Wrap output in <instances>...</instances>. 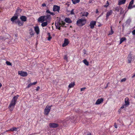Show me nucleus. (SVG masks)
<instances>
[{
	"instance_id": "f257e3e1",
	"label": "nucleus",
	"mask_w": 135,
	"mask_h": 135,
	"mask_svg": "<svg viewBox=\"0 0 135 135\" xmlns=\"http://www.w3.org/2000/svg\"><path fill=\"white\" fill-rule=\"evenodd\" d=\"M19 97V96L18 95L14 96L10 102L8 107L9 108H11L12 107H14L16 103L17 99Z\"/></svg>"
},
{
	"instance_id": "f03ea898",
	"label": "nucleus",
	"mask_w": 135,
	"mask_h": 135,
	"mask_svg": "<svg viewBox=\"0 0 135 135\" xmlns=\"http://www.w3.org/2000/svg\"><path fill=\"white\" fill-rule=\"evenodd\" d=\"M65 24V22L62 21H61L60 22L57 21V22H55V25L56 28L59 30L61 29V26L64 27Z\"/></svg>"
},
{
	"instance_id": "7ed1b4c3",
	"label": "nucleus",
	"mask_w": 135,
	"mask_h": 135,
	"mask_svg": "<svg viewBox=\"0 0 135 135\" xmlns=\"http://www.w3.org/2000/svg\"><path fill=\"white\" fill-rule=\"evenodd\" d=\"M86 22V20L85 19L81 18L77 20L76 24L78 26L81 27L85 25Z\"/></svg>"
},
{
	"instance_id": "20e7f679",
	"label": "nucleus",
	"mask_w": 135,
	"mask_h": 135,
	"mask_svg": "<svg viewBox=\"0 0 135 135\" xmlns=\"http://www.w3.org/2000/svg\"><path fill=\"white\" fill-rule=\"evenodd\" d=\"M52 105L51 106H46L44 110V114L46 115H48L49 112L50 111L51 107Z\"/></svg>"
},
{
	"instance_id": "39448f33",
	"label": "nucleus",
	"mask_w": 135,
	"mask_h": 135,
	"mask_svg": "<svg viewBox=\"0 0 135 135\" xmlns=\"http://www.w3.org/2000/svg\"><path fill=\"white\" fill-rule=\"evenodd\" d=\"M18 73L20 76L25 77L27 76V73L26 72H24L22 71H19L18 72Z\"/></svg>"
},
{
	"instance_id": "423d86ee",
	"label": "nucleus",
	"mask_w": 135,
	"mask_h": 135,
	"mask_svg": "<svg viewBox=\"0 0 135 135\" xmlns=\"http://www.w3.org/2000/svg\"><path fill=\"white\" fill-rule=\"evenodd\" d=\"M59 124L57 123H52L49 124V126L50 128H55L59 126Z\"/></svg>"
},
{
	"instance_id": "0eeeda50",
	"label": "nucleus",
	"mask_w": 135,
	"mask_h": 135,
	"mask_svg": "<svg viewBox=\"0 0 135 135\" xmlns=\"http://www.w3.org/2000/svg\"><path fill=\"white\" fill-rule=\"evenodd\" d=\"M60 7L59 6L57 5H54L53 7V10L54 11L59 12L60 10Z\"/></svg>"
},
{
	"instance_id": "6e6552de",
	"label": "nucleus",
	"mask_w": 135,
	"mask_h": 135,
	"mask_svg": "<svg viewBox=\"0 0 135 135\" xmlns=\"http://www.w3.org/2000/svg\"><path fill=\"white\" fill-rule=\"evenodd\" d=\"M69 42L68 40L66 38L64 39V43L62 44V46L63 47H65L67 46L69 44Z\"/></svg>"
},
{
	"instance_id": "1a4fd4ad",
	"label": "nucleus",
	"mask_w": 135,
	"mask_h": 135,
	"mask_svg": "<svg viewBox=\"0 0 135 135\" xmlns=\"http://www.w3.org/2000/svg\"><path fill=\"white\" fill-rule=\"evenodd\" d=\"M103 100L104 99L103 98H101L98 99L97 100L95 104L96 105L100 104L103 102Z\"/></svg>"
},
{
	"instance_id": "9d476101",
	"label": "nucleus",
	"mask_w": 135,
	"mask_h": 135,
	"mask_svg": "<svg viewBox=\"0 0 135 135\" xmlns=\"http://www.w3.org/2000/svg\"><path fill=\"white\" fill-rule=\"evenodd\" d=\"M96 22L94 21H92L90 22V28L91 29H93L94 27V26L96 25Z\"/></svg>"
},
{
	"instance_id": "9b49d317",
	"label": "nucleus",
	"mask_w": 135,
	"mask_h": 135,
	"mask_svg": "<svg viewBox=\"0 0 135 135\" xmlns=\"http://www.w3.org/2000/svg\"><path fill=\"white\" fill-rule=\"evenodd\" d=\"M15 22L16 23H17L18 26H21L23 25L24 22L22 21H20V20H18L16 22L15 21Z\"/></svg>"
},
{
	"instance_id": "f8f14e48",
	"label": "nucleus",
	"mask_w": 135,
	"mask_h": 135,
	"mask_svg": "<svg viewBox=\"0 0 135 135\" xmlns=\"http://www.w3.org/2000/svg\"><path fill=\"white\" fill-rule=\"evenodd\" d=\"M45 16H42L40 17L38 19V21L39 22H42L45 21Z\"/></svg>"
},
{
	"instance_id": "ddd939ff",
	"label": "nucleus",
	"mask_w": 135,
	"mask_h": 135,
	"mask_svg": "<svg viewBox=\"0 0 135 135\" xmlns=\"http://www.w3.org/2000/svg\"><path fill=\"white\" fill-rule=\"evenodd\" d=\"M132 54L131 53H130L129 54L128 57V63H131L132 60Z\"/></svg>"
},
{
	"instance_id": "4468645a",
	"label": "nucleus",
	"mask_w": 135,
	"mask_h": 135,
	"mask_svg": "<svg viewBox=\"0 0 135 135\" xmlns=\"http://www.w3.org/2000/svg\"><path fill=\"white\" fill-rule=\"evenodd\" d=\"M45 16V21H48L50 20L51 19V16L50 15H48L46 16Z\"/></svg>"
},
{
	"instance_id": "2eb2a0df",
	"label": "nucleus",
	"mask_w": 135,
	"mask_h": 135,
	"mask_svg": "<svg viewBox=\"0 0 135 135\" xmlns=\"http://www.w3.org/2000/svg\"><path fill=\"white\" fill-rule=\"evenodd\" d=\"M113 13V11L112 10H110L106 14V17L107 19L108 18V17L110 16Z\"/></svg>"
},
{
	"instance_id": "dca6fc26",
	"label": "nucleus",
	"mask_w": 135,
	"mask_h": 135,
	"mask_svg": "<svg viewBox=\"0 0 135 135\" xmlns=\"http://www.w3.org/2000/svg\"><path fill=\"white\" fill-rule=\"evenodd\" d=\"M34 30L37 34H38L40 33V29L38 26L34 27Z\"/></svg>"
},
{
	"instance_id": "f3484780",
	"label": "nucleus",
	"mask_w": 135,
	"mask_h": 135,
	"mask_svg": "<svg viewBox=\"0 0 135 135\" xmlns=\"http://www.w3.org/2000/svg\"><path fill=\"white\" fill-rule=\"evenodd\" d=\"M18 18V16L17 15L14 16H13L11 19V20L12 22H14Z\"/></svg>"
},
{
	"instance_id": "a211bd4d",
	"label": "nucleus",
	"mask_w": 135,
	"mask_h": 135,
	"mask_svg": "<svg viewBox=\"0 0 135 135\" xmlns=\"http://www.w3.org/2000/svg\"><path fill=\"white\" fill-rule=\"evenodd\" d=\"M20 19L23 22H25L27 20V17L25 16H21L20 17Z\"/></svg>"
},
{
	"instance_id": "6ab92c4d",
	"label": "nucleus",
	"mask_w": 135,
	"mask_h": 135,
	"mask_svg": "<svg viewBox=\"0 0 135 135\" xmlns=\"http://www.w3.org/2000/svg\"><path fill=\"white\" fill-rule=\"evenodd\" d=\"M126 0H119L118 1V5L119 6L125 4Z\"/></svg>"
},
{
	"instance_id": "aec40b11",
	"label": "nucleus",
	"mask_w": 135,
	"mask_h": 135,
	"mask_svg": "<svg viewBox=\"0 0 135 135\" xmlns=\"http://www.w3.org/2000/svg\"><path fill=\"white\" fill-rule=\"evenodd\" d=\"M125 104H126L128 106L129 105V98L128 97H127L125 99Z\"/></svg>"
},
{
	"instance_id": "412c9836",
	"label": "nucleus",
	"mask_w": 135,
	"mask_h": 135,
	"mask_svg": "<svg viewBox=\"0 0 135 135\" xmlns=\"http://www.w3.org/2000/svg\"><path fill=\"white\" fill-rule=\"evenodd\" d=\"M65 21L67 23H72V21L69 18H66L65 19Z\"/></svg>"
},
{
	"instance_id": "4be33fe9",
	"label": "nucleus",
	"mask_w": 135,
	"mask_h": 135,
	"mask_svg": "<svg viewBox=\"0 0 135 135\" xmlns=\"http://www.w3.org/2000/svg\"><path fill=\"white\" fill-rule=\"evenodd\" d=\"M126 38L125 37H123L120 40L119 44H121L123 42L126 41Z\"/></svg>"
},
{
	"instance_id": "5701e85b",
	"label": "nucleus",
	"mask_w": 135,
	"mask_h": 135,
	"mask_svg": "<svg viewBox=\"0 0 135 135\" xmlns=\"http://www.w3.org/2000/svg\"><path fill=\"white\" fill-rule=\"evenodd\" d=\"M29 32L30 35L31 36H33L34 35V33L32 28H30V29L29 30Z\"/></svg>"
},
{
	"instance_id": "b1692460",
	"label": "nucleus",
	"mask_w": 135,
	"mask_h": 135,
	"mask_svg": "<svg viewBox=\"0 0 135 135\" xmlns=\"http://www.w3.org/2000/svg\"><path fill=\"white\" fill-rule=\"evenodd\" d=\"M48 24L47 22V21H46L45 22H42L41 25L42 27H44L45 26H46Z\"/></svg>"
},
{
	"instance_id": "393cba45",
	"label": "nucleus",
	"mask_w": 135,
	"mask_h": 135,
	"mask_svg": "<svg viewBox=\"0 0 135 135\" xmlns=\"http://www.w3.org/2000/svg\"><path fill=\"white\" fill-rule=\"evenodd\" d=\"M17 128L15 127H13L11 128L9 130H8V131H17Z\"/></svg>"
},
{
	"instance_id": "a878e982",
	"label": "nucleus",
	"mask_w": 135,
	"mask_h": 135,
	"mask_svg": "<svg viewBox=\"0 0 135 135\" xmlns=\"http://www.w3.org/2000/svg\"><path fill=\"white\" fill-rule=\"evenodd\" d=\"M110 28H111L110 31L109 32V33L108 34V35H112L114 33V32L112 29V26H111Z\"/></svg>"
},
{
	"instance_id": "bb28decb",
	"label": "nucleus",
	"mask_w": 135,
	"mask_h": 135,
	"mask_svg": "<svg viewBox=\"0 0 135 135\" xmlns=\"http://www.w3.org/2000/svg\"><path fill=\"white\" fill-rule=\"evenodd\" d=\"M80 0H72L73 3L74 4H75L76 3L79 2Z\"/></svg>"
},
{
	"instance_id": "cd10ccee",
	"label": "nucleus",
	"mask_w": 135,
	"mask_h": 135,
	"mask_svg": "<svg viewBox=\"0 0 135 135\" xmlns=\"http://www.w3.org/2000/svg\"><path fill=\"white\" fill-rule=\"evenodd\" d=\"M75 85V83L74 82L71 83L69 85V87L71 88L73 87Z\"/></svg>"
},
{
	"instance_id": "c85d7f7f",
	"label": "nucleus",
	"mask_w": 135,
	"mask_h": 135,
	"mask_svg": "<svg viewBox=\"0 0 135 135\" xmlns=\"http://www.w3.org/2000/svg\"><path fill=\"white\" fill-rule=\"evenodd\" d=\"M121 8V7L120 6H117L115 7L114 8V9L115 11L119 12V10H120Z\"/></svg>"
},
{
	"instance_id": "c756f323",
	"label": "nucleus",
	"mask_w": 135,
	"mask_h": 135,
	"mask_svg": "<svg viewBox=\"0 0 135 135\" xmlns=\"http://www.w3.org/2000/svg\"><path fill=\"white\" fill-rule=\"evenodd\" d=\"M83 62L86 65L88 66L89 65L88 62L86 59H84L83 60Z\"/></svg>"
},
{
	"instance_id": "7c9ffc66",
	"label": "nucleus",
	"mask_w": 135,
	"mask_h": 135,
	"mask_svg": "<svg viewBox=\"0 0 135 135\" xmlns=\"http://www.w3.org/2000/svg\"><path fill=\"white\" fill-rule=\"evenodd\" d=\"M124 12V11L123 10V8L121 7L120 9V14H122Z\"/></svg>"
},
{
	"instance_id": "2f4dec72",
	"label": "nucleus",
	"mask_w": 135,
	"mask_h": 135,
	"mask_svg": "<svg viewBox=\"0 0 135 135\" xmlns=\"http://www.w3.org/2000/svg\"><path fill=\"white\" fill-rule=\"evenodd\" d=\"M106 2V4L104 6V7L105 8L107 7L109 4V2L108 1H107Z\"/></svg>"
},
{
	"instance_id": "473e14b6",
	"label": "nucleus",
	"mask_w": 135,
	"mask_h": 135,
	"mask_svg": "<svg viewBox=\"0 0 135 135\" xmlns=\"http://www.w3.org/2000/svg\"><path fill=\"white\" fill-rule=\"evenodd\" d=\"M127 106H127L126 104H124L120 108V109H123L124 108L127 107Z\"/></svg>"
},
{
	"instance_id": "72a5a7b5",
	"label": "nucleus",
	"mask_w": 135,
	"mask_h": 135,
	"mask_svg": "<svg viewBox=\"0 0 135 135\" xmlns=\"http://www.w3.org/2000/svg\"><path fill=\"white\" fill-rule=\"evenodd\" d=\"M48 34L49 35V37L48 38L47 40L49 41H50L51 40V39L52 37L50 35V33H48Z\"/></svg>"
},
{
	"instance_id": "f704fd0d",
	"label": "nucleus",
	"mask_w": 135,
	"mask_h": 135,
	"mask_svg": "<svg viewBox=\"0 0 135 135\" xmlns=\"http://www.w3.org/2000/svg\"><path fill=\"white\" fill-rule=\"evenodd\" d=\"M6 64L8 65L11 66L12 64L9 62L8 61H6Z\"/></svg>"
},
{
	"instance_id": "c9c22d12",
	"label": "nucleus",
	"mask_w": 135,
	"mask_h": 135,
	"mask_svg": "<svg viewBox=\"0 0 135 135\" xmlns=\"http://www.w3.org/2000/svg\"><path fill=\"white\" fill-rule=\"evenodd\" d=\"M22 11V9L20 8H18L17 9L16 11V12H21Z\"/></svg>"
},
{
	"instance_id": "e433bc0d",
	"label": "nucleus",
	"mask_w": 135,
	"mask_h": 135,
	"mask_svg": "<svg viewBox=\"0 0 135 135\" xmlns=\"http://www.w3.org/2000/svg\"><path fill=\"white\" fill-rule=\"evenodd\" d=\"M133 8V6H132V5H131L130 4L129 5V6L128 7V9H132V8Z\"/></svg>"
},
{
	"instance_id": "4c0bfd02",
	"label": "nucleus",
	"mask_w": 135,
	"mask_h": 135,
	"mask_svg": "<svg viewBox=\"0 0 135 135\" xmlns=\"http://www.w3.org/2000/svg\"><path fill=\"white\" fill-rule=\"evenodd\" d=\"M133 3H134V0H132L130 2V3H129V4H130L131 5H132L133 4Z\"/></svg>"
},
{
	"instance_id": "58836bf2",
	"label": "nucleus",
	"mask_w": 135,
	"mask_h": 135,
	"mask_svg": "<svg viewBox=\"0 0 135 135\" xmlns=\"http://www.w3.org/2000/svg\"><path fill=\"white\" fill-rule=\"evenodd\" d=\"M71 15H74V9H73L71 12Z\"/></svg>"
},
{
	"instance_id": "ea45409f",
	"label": "nucleus",
	"mask_w": 135,
	"mask_h": 135,
	"mask_svg": "<svg viewBox=\"0 0 135 135\" xmlns=\"http://www.w3.org/2000/svg\"><path fill=\"white\" fill-rule=\"evenodd\" d=\"M126 78H124L122 79L121 80V82H123L125 81H126Z\"/></svg>"
},
{
	"instance_id": "a19ab883",
	"label": "nucleus",
	"mask_w": 135,
	"mask_h": 135,
	"mask_svg": "<svg viewBox=\"0 0 135 135\" xmlns=\"http://www.w3.org/2000/svg\"><path fill=\"white\" fill-rule=\"evenodd\" d=\"M32 85V84L31 83H30V84H28V85L27 87V88H30L31 86Z\"/></svg>"
},
{
	"instance_id": "79ce46f5",
	"label": "nucleus",
	"mask_w": 135,
	"mask_h": 135,
	"mask_svg": "<svg viewBox=\"0 0 135 135\" xmlns=\"http://www.w3.org/2000/svg\"><path fill=\"white\" fill-rule=\"evenodd\" d=\"M88 15V13L87 12L85 13L83 15L84 16H87Z\"/></svg>"
},
{
	"instance_id": "37998d69",
	"label": "nucleus",
	"mask_w": 135,
	"mask_h": 135,
	"mask_svg": "<svg viewBox=\"0 0 135 135\" xmlns=\"http://www.w3.org/2000/svg\"><path fill=\"white\" fill-rule=\"evenodd\" d=\"M86 88H85H85H81L80 89V90L81 91L84 90H85L86 89Z\"/></svg>"
},
{
	"instance_id": "c03bdc74",
	"label": "nucleus",
	"mask_w": 135,
	"mask_h": 135,
	"mask_svg": "<svg viewBox=\"0 0 135 135\" xmlns=\"http://www.w3.org/2000/svg\"><path fill=\"white\" fill-rule=\"evenodd\" d=\"M109 84V83H108L107 84H106V86L105 87V88H105L106 89V88H107L108 87V86Z\"/></svg>"
},
{
	"instance_id": "a18cd8bd",
	"label": "nucleus",
	"mask_w": 135,
	"mask_h": 135,
	"mask_svg": "<svg viewBox=\"0 0 135 135\" xmlns=\"http://www.w3.org/2000/svg\"><path fill=\"white\" fill-rule=\"evenodd\" d=\"M114 126L115 127V128H117V125L116 124V123H114Z\"/></svg>"
},
{
	"instance_id": "49530a36",
	"label": "nucleus",
	"mask_w": 135,
	"mask_h": 135,
	"mask_svg": "<svg viewBox=\"0 0 135 135\" xmlns=\"http://www.w3.org/2000/svg\"><path fill=\"white\" fill-rule=\"evenodd\" d=\"M31 83L32 84V85H35L37 83V82L36 81V82H33V83Z\"/></svg>"
},
{
	"instance_id": "de8ad7c7",
	"label": "nucleus",
	"mask_w": 135,
	"mask_h": 135,
	"mask_svg": "<svg viewBox=\"0 0 135 135\" xmlns=\"http://www.w3.org/2000/svg\"><path fill=\"white\" fill-rule=\"evenodd\" d=\"M132 33L133 35H135V30H133L132 31Z\"/></svg>"
},
{
	"instance_id": "09e8293b",
	"label": "nucleus",
	"mask_w": 135,
	"mask_h": 135,
	"mask_svg": "<svg viewBox=\"0 0 135 135\" xmlns=\"http://www.w3.org/2000/svg\"><path fill=\"white\" fill-rule=\"evenodd\" d=\"M40 89V87L39 86H37V88L36 89V91H38Z\"/></svg>"
},
{
	"instance_id": "8fccbe9b",
	"label": "nucleus",
	"mask_w": 135,
	"mask_h": 135,
	"mask_svg": "<svg viewBox=\"0 0 135 135\" xmlns=\"http://www.w3.org/2000/svg\"><path fill=\"white\" fill-rule=\"evenodd\" d=\"M46 12L50 14L51 12L50 11L49 9H47L46 11Z\"/></svg>"
},
{
	"instance_id": "3c124183",
	"label": "nucleus",
	"mask_w": 135,
	"mask_h": 135,
	"mask_svg": "<svg viewBox=\"0 0 135 135\" xmlns=\"http://www.w3.org/2000/svg\"><path fill=\"white\" fill-rule=\"evenodd\" d=\"M64 59L65 60H66L67 59V57L66 55H65L64 57Z\"/></svg>"
},
{
	"instance_id": "603ef678",
	"label": "nucleus",
	"mask_w": 135,
	"mask_h": 135,
	"mask_svg": "<svg viewBox=\"0 0 135 135\" xmlns=\"http://www.w3.org/2000/svg\"><path fill=\"white\" fill-rule=\"evenodd\" d=\"M14 107H13V108H12V107H11V108H9L10 109V110L11 111H12L13 110V108Z\"/></svg>"
},
{
	"instance_id": "864d4df0",
	"label": "nucleus",
	"mask_w": 135,
	"mask_h": 135,
	"mask_svg": "<svg viewBox=\"0 0 135 135\" xmlns=\"http://www.w3.org/2000/svg\"><path fill=\"white\" fill-rule=\"evenodd\" d=\"M50 15H52L53 16L54 15H55V14H54V13L53 12H51L50 13Z\"/></svg>"
},
{
	"instance_id": "5fc2aeb1",
	"label": "nucleus",
	"mask_w": 135,
	"mask_h": 135,
	"mask_svg": "<svg viewBox=\"0 0 135 135\" xmlns=\"http://www.w3.org/2000/svg\"><path fill=\"white\" fill-rule=\"evenodd\" d=\"M42 6L45 7L46 6V4L45 3H43L42 4Z\"/></svg>"
},
{
	"instance_id": "6e6d98bb",
	"label": "nucleus",
	"mask_w": 135,
	"mask_h": 135,
	"mask_svg": "<svg viewBox=\"0 0 135 135\" xmlns=\"http://www.w3.org/2000/svg\"><path fill=\"white\" fill-rule=\"evenodd\" d=\"M135 77V74H134L132 76V78H133Z\"/></svg>"
},
{
	"instance_id": "4d7b16f0",
	"label": "nucleus",
	"mask_w": 135,
	"mask_h": 135,
	"mask_svg": "<svg viewBox=\"0 0 135 135\" xmlns=\"http://www.w3.org/2000/svg\"><path fill=\"white\" fill-rule=\"evenodd\" d=\"M2 86V84L0 83V88H1V87Z\"/></svg>"
},
{
	"instance_id": "13d9d810",
	"label": "nucleus",
	"mask_w": 135,
	"mask_h": 135,
	"mask_svg": "<svg viewBox=\"0 0 135 135\" xmlns=\"http://www.w3.org/2000/svg\"><path fill=\"white\" fill-rule=\"evenodd\" d=\"M88 135H91V133H89L88 134Z\"/></svg>"
},
{
	"instance_id": "bf43d9fd",
	"label": "nucleus",
	"mask_w": 135,
	"mask_h": 135,
	"mask_svg": "<svg viewBox=\"0 0 135 135\" xmlns=\"http://www.w3.org/2000/svg\"><path fill=\"white\" fill-rule=\"evenodd\" d=\"M98 10L97 9L96 10V13H98Z\"/></svg>"
},
{
	"instance_id": "052dcab7",
	"label": "nucleus",
	"mask_w": 135,
	"mask_h": 135,
	"mask_svg": "<svg viewBox=\"0 0 135 135\" xmlns=\"http://www.w3.org/2000/svg\"><path fill=\"white\" fill-rule=\"evenodd\" d=\"M135 7V5H134L133 6V8Z\"/></svg>"
},
{
	"instance_id": "680f3d73",
	"label": "nucleus",
	"mask_w": 135,
	"mask_h": 135,
	"mask_svg": "<svg viewBox=\"0 0 135 135\" xmlns=\"http://www.w3.org/2000/svg\"><path fill=\"white\" fill-rule=\"evenodd\" d=\"M8 131H8V130H7L6 132H8Z\"/></svg>"
}]
</instances>
